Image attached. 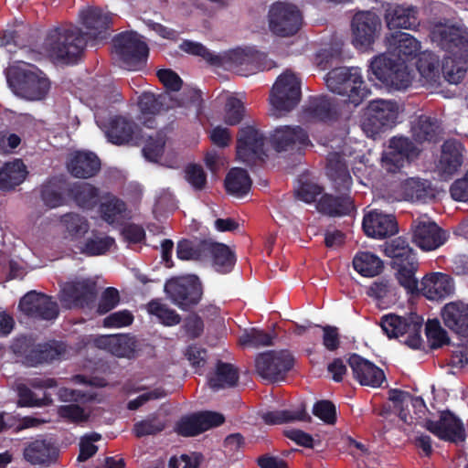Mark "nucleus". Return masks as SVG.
<instances>
[{
  "label": "nucleus",
  "instance_id": "1",
  "mask_svg": "<svg viewBox=\"0 0 468 468\" xmlns=\"http://www.w3.org/2000/svg\"><path fill=\"white\" fill-rule=\"evenodd\" d=\"M431 39L448 55L442 61L444 79L460 83L466 73L468 61V28L463 24L436 23L431 28Z\"/></svg>",
  "mask_w": 468,
  "mask_h": 468
},
{
  "label": "nucleus",
  "instance_id": "2",
  "mask_svg": "<svg viewBox=\"0 0 468 468\" xmlns=\"http://www.w3.org/2000/svg\"><path fill=\"white\" fill-rule=\"evenodd\" d=\"M179 47L181 50L199 56L212 65L227 67L242 76H249L274 67L273 61L269 60L265 53L250 47L236 48L219 55L214 54L201 43L195 41L185 40Z\"/></svg>",
  "mask_w": 468,
  "mask_h": 468
},
{
  "label": "nucleus",
  "instance_id": "3",
  "mask_svg": "<svg viewBox=\"0 0 468 468\" xmlns=\"http://www.w3.org/2000/svg\"><path fill=\"white\" fill-rule=\"evenodd\" d=\"M87 39L80 30L73 26L51 29L44 41L43 48L52 59L70 63L84 48Z\"/></svg>",
  "mask_w": 468,
  "mask_h": 468
},
{
  "label": "nucleus",
  "instance_id": "4",
  "mask_svg": "<svg viewBox=\"0 0 468 468\" xmlns=\"http://www.w3.org/2000/svg\"><path fill=\"white\" fill-rule=\"evenodd\" d=\"M327 88L346 98L354 106L359 105L368 95L362 71L357 67H340L332 69L325 77Z\"/></svg>",
  "mask_w": 468,
  "mask_h": 468
},
{
  "label": "nucleus",
  "instance_id": "5",
  "mask_svg": "<svg viewBox=\"0 0 468 468\" xmlns=\"http://www.w3.org/2000/svg\"><path fill=\"white\" fill-rule=\"evenodd\" d=\"M112 114L106 101L95 105L94 117L98 126L105 133L108 140L115 144H122L133 142L138 144L144 135L141 130L126 118L122 116L110 117Z\"/></svg>",
  "mask_w": 468,
  "mask_h": 468
},
{
  "label": "nucleus",
  "instance_id": "6",
  "mask_svg": "<svg viewBox=\"0 0 468 468\" xmlns=\"http://www.w3.org/2000/svg\"><path fill=\"white\" fill-rule=\"evenodd\" d=\"M369 80H378L388 89L402 90L410 86L413 77L404 61H396L387 54H382L372 59Z\"/></svg>",
  "mask_w": 468,
  "mask_h": 468
},
{
  "label": "nucleus",
  "instance_id": "7",
  "mask_svg": "<svg viewBox=\"0 0 468 468\" xmlns=\"http://www.w3.org/2000/svg\"><path fill=\"white\" fill-rule=\"evenodd\" d=\"M301 80L298 76L286 70L272 86L270 95V114L280 118L291 112L300 101Z\"/></svg>",
  "mask_w": 468,
  "mask_h": 468
},
{
  "label": "nucleus",
  "instance_id": "8",
  "mask_svg": "<svg viewBox=\"0 0 468 468\" xmlns=\"http://www.w3.org/2000/svg\"><path fill=\"white\" fill-rule=\"evenodd\" d=\"M113 53L122 68L138 70L146 61L148 48L137 33L124 32L114 37Z\"/></svg>",
  "mask_w": 468,
  "mask_h": 468
},
{
  "label": "nucleus",
  "instance_id": "9",
  "mask_svg": "<svg viewBox=\"0 0 468 468\" xmlns=\"http://www.w3.org/2000/svg\"><path fill=\"white\" fill-rule=\"evenodd\" d=\"M398 115L399 107L396 102L386 100L372 101L361 121V129L367 137L376 138L396 122Z\"/></svg>",
  "mask_w": 468,
  "mask_h": 468
},
{
  "label": "nucleus",
  "instance_id": "10",
  "mask_svg": "<svg viewBox=\"0 0 468 468\" xmlns=\"http://www.w3.org/2000/svg\"><path fill=\"white\" fill-rule=\"evenodd\" d=\"M303 17L298 7L287 2H276L268 12L270 31L278 37H291L301 28Z\"/></svg>",
  "mask_w": 468,
  "mask_h": 468
},
{
  "label": "nucleus",
  "instance_id": "11",
  "mask_svg": "<svg viewBox=\"0 0 468 468\" xmlns=\"http://www.w3.org/2000/svg\"><path fill=\"white\" fill-rule=\"evenodd\" d=\"M380 326L389 338L407 335L404 343L411 348H419L421 345L422 320L417 315L402 317L393 314H386L381 318Z\"/></svg>",
  "mask_w": 468,
  "mask_h": 468
},
{
  "label": "nucleus",
  "instance_id": "12",
  "mask_svg": "<svg viewBox=\"0 0 468 468\" xmlns=\"http://www.w3.org/2000/svg\"><path fill=\"white\" fill-rule=\"evenodd\" d=\"M165 290L173 303L183 310L197 304L202 295L201 283L195 275L171 279L166 282Z\"/></svg>",
  "mask_w": 468,
  "mask_h": 468
},
{
  "label": "nucleus",
  "instance_id": "13",
  "mask_svg": "<svg viewBox=\"0 0 468 468\" xmlns=\"http://www.w3.org/2000/svg\"><path fill=\"white\" fill-rule=\"evenodd\" d=\"M420 149L406 137H393L388 149L383 153L382 166L388 172L395 173L406 164L415 159Z\"/></svg>",
  "mask_w": 468,
  "mask_h": 468
},
{
  "label": "nucleus",
  "instance_id": "14",
  "mask_svg": "<svg viewBox=\"0 0 468 468\" xmlns=\"http://www.w3.org/2000/svg\"><path fill=\"white\" fill-rule=\"evenodd\" d=\"M293 365V357L290 352L269 351L256 358V369L265 379L278 381L283 378Z\"/></svg>",
  "mask_w": 468,
  "mask_h": 468
},
{
  "label": "nucleus",
  "instance_id": "15",
  "mask_svg": "<svg viewBox=\"0 0 468 468\" xmlns=\"http://www.w3.org/2000/svg\"><path fill=\"white\" fill-rule=\"evenodd\" d=\"M352 43L361 51L367 50L377 38L380 21L378 16L371 12H359L352 20Z\"/></svg>",
  "mask_w": 468,
  "mask_h": 468
},
{
  "label": "nucleus",
  "instance_id": "16",
  "mask_svg": "<svg viewBox=\"0 0 468 468\" xmlns=\"http://www.w3.org/2000/svg\"><path fill=\"white\" fill-rule=\"evenodd\" d=\"M17 74L19 80V87L25 97L29 100H40L48 92L49 89V81L38 69L34 66L23 64L16 71L10 69L7 79L11 83V75Z\"/></svg>",
  "mask_w": 468,
  "mask_h": 468
},
{
  "label": "nucleus",
  "instance_id": "17",
  "mask_svg": "<svg viewBox=\"0 0 468 468\" xmlns=\"http://www.w3.org/2000/svg\"><path fill=\"white\" fill-rule=\"evenodd\" d=\"M265 142L262 133L255 127L241 128L237 144L238 158L248 165L261 160L265 155Z\"/></svg>",
  "mask_w": 468,
  "mask_h": 468
},
{
  "label": "nucleus",
  "instance_id": "18",
  "mask_svg": "<svg viewBox=\"0 0 468 468\" xmlns=\"http://www.w3.org/2000/svg\"><path fill=\"white\" fill-rule=\"evenodd\" d=\"M413 242L423 250H433L441 246L447 235L427 216H420L412 223Z\"/></svg>",
  "mask_w": 468,
  "mask_h": 468
},
{
  "label": "nucleus",
  "instance_id": "19",
  "mask_svg": "<svg viewBox=\"0 0 468 468\" xmlns=\"http://www.w3.org/2000/svg\"><path fill=\"white\" fill-rule=\"evenodd\" d=\"M95 345L117 357L128 359L136 357L141 351V343L128 334L101 335L95 339Z\"/></svg>",
  "mask_w": 468,
  "mask_h": 468
},
{
  "label": "nucleus",
  "instance_id": "20",
  "mask_svg": "<svg viewBox=\"0 0 468 468\" xmlns=\"http://www.w3.org/2000/svg\"><path fill=\"white\" fill-rule=\"evenodd\" d=\"M19 308L27 316L44 320L55 319L58 314L57 303L50 297L36 292L27 293L20 300Z\"/></svg>",
  "mask_w": 468,
  "mask_h": 468
},
{
  "label": "nucleus",
  "instance_id": "21",
  "mask_svg": "<svg viewBox=\"0 0 468 468\" xmlns=\"http://www.w3.org/2000/svg\"><path fill=\"white\" fill-rule=\"evenodd\" d=\"M95 293V283L90 279L65 283L60 291V302L66 308L82 306Z\"/></svg>",
  "mask_w": 468,
  "mask_h": 468
},
{
  "label": "nucleus",
  "instance_id": "22",
  "mask_svg": "<svg viewBox=\"0 0 468 468\" xmlns=\"http://www.w3.org/2000/svg\"><path fill=\"white\" fill-rule=\"evenodd\" d=\"M188 102L175 100L169 92L155 97L153 93L144 92L138 100V106L144 116L154 115L162 109H169L176 106H187ZM144 126L153 128L154 120L144 117Z\"/></svg>",
  "mask_w": 468,
  "mask_h": 468
},
{
  "label": "nucleus",
  "instance_id": "23",
  "mask_svg": "<svg viewBox=\"0 0 468 468\" xmlns=\"http://www.w3.org/2000/svg\"><path fill=\"white\" fill-rule=\"evenodd\" d=\"M81 22L87 29L84 37L88 40L102 39L106 37V30L112 20V15L99 7L89 6L80 11Z\"/></svg>",
  "mask_w": 468,
  "mask_h": 468
},
{
  "label": "nucleus",
  "instance_id": "24",
  "mask_svg": "<svg viewBox=\"0 0 468 468\" xmlns=\"http://www.w3.org/2000/svg\"><path fill=\"white\" fill-rule=\"evenodd\" d=\"M271 142L277 151H288L308 145V135L300 126L284 125L277 127Z\"/></svg>",
  "mask_w": 468,
  "mask_h": 468
},
{
  "label": "nucleus",
  "instance_id": "25",
  "mask_svg": "<svg viewBox=\"0 0 468 468\" xmlns=\"http://www.w3.org/2000/svg\"><path fill=\"white\" fill-rule=\"evenodd\" d=\"M354 378L363 386L379 387L385 380L384 372L370 361L353 354L348 359Z\"/></svg>",
  "mask_w": 468,
  "mask_h": 468
},
{
  "label": "nucleus",
  "instance_id": "26",
  "mask_svg": "<svg viewBox=\"0 0 468 468\" xmlns=\"http://www.w3.org/2000/svg\"><path fill=\"white\" fill-rule=\"evenodd\" d=\"M363 229L368 237L376 239H383L398 232L394 217L378 210H372L365 215Z\"/></svg>",
  "mask_w": 468,
  "mask_h": 468
},
{
  "label": "nucleus",
  "instance_id": "27",
  "mask_svg": "<svg viewBox=\"0 0 468 468\" xmlns=\"http://www.w3.org/2000/svg\"><path fill=\"white\" fill-rule=\"evenodd\" d=\"M350 154L345 148H339L337 151L330 153L327 157V176L339 192L348 190L352 183L346 165L343 160L344 155Z\"/></svg>",
  "mask_w": 468,
  "mask_h": 468
},
{
  "label": "nucleus",
  "instance_id": "28",
  "mask_svg": "<svg viewBox=\"0 0 468 468\" xmlns=\"http://www.w3.org/2000/svg\"><path fill=\"white\" fill-rule=\"evenodd\" d=\"M420 291L430 300H441L452 295L454 292L452 279L441 272H431L423 277Z\"/></svg>",
  "mask_w": 468,
  "mask_h": 468
},
{
  "label": "nucleus",
  "instance_id": "29",
  "mask_svg": "<svg viewBox=\"0 0 468 468\" xmlns=\"http://www.w3.org/2000/svg\"><path fill=\"white\" fill-rule=\"evenodd\" d=\"M425 427L435 436L444 441L456 442L464 438L461 421L449 412L442 413L437 421H427Z\"/></svg>",
  "mask_w": 468,
  "mask_h": 468
},
{
  "label": "nucleus",
  "instance_id": "30",
  "mask_svg": "<svg viewBox=\"0 0 468 468\" xmlns=\"http://www.w3.org/2000/svg\"><path fill=\"white\" fill-rule=\"evenodd\" d=\"M67 166L69 172L75 177L89 178L98 173L101 162L91 152L76 151L70 154Z\"/></svg>",
  "mask_w": 468,
  "mask_h": 468
},
{
  "label": "nucleus",
  "instance_id": "31",
  "mask_svg": "<svg viewBox=\"0 0 468 468\" xmlns=\"http://www.w3.org/2000/svg\"><path fill=\"white\" fill-rule=\"evenodd\" d=\"M463 150L462 144L456 140H448L443 144L437 164V169L443 178H449L462 166Z\"/></svg>",
  "mask_w": 468,
  "mask_h": 468
},
{
  "label": "nucleus",
  "instance_id": "32",
  "mask_svg": "<svg viewBox=\"0 0 468 468\" xmlns=\"http://www.w3.org/2000/svg\"><path fill=\"white\" fill-rule=\"evenodd\" d=\"M388 57H398L406 61L415 57L420 49V43L408 33L397 31L388 37Z\"/></svg>",
  "mask_w": 468,
  "mask_h": 468
},
{
  "label": "nucleus",
  "instance_id": "33",
  "mask_svg": "<svg viewBox=\"0 0 468 468\" xmlns=\"http://www.w3.org/2000/svg\"><path fill=\"white\" fill-rule=\"evenodd\" d=\"M58 449L51 439L38 438L24 450V458L33 465L46 464L56 460Z\"/></svg>",
  "mask_w": 468,
  "mask_h": 468
},
{
  "label": "nucleus",
  "instance_id": "34",
  "mask_svg": "<svg viewBox=\"0 0 468 468\" xmlns=\"http://www.w3.org/2000/svg\"><path fill=\"white\" fill-rule=\"evenodd\" d=\"M445 325L456 334L468 335V304L463 302L447 303L441 312Z\"/></svg>",
  "mask_w": 468,
  "mask_h": 468
},
{
  "label": "nucleus",
  "instance_id": "35",
  "mask_svg": "<svg viewBox=\"0 0 468 468\" xmlns=\"http://www.w3.org/2000/svg\"><path fill=\"white\" fill-rule=\"evenodd\" d=\"M417 69L420 73V81L427 88H437L441 81L439 58L430 52L424 51L419 55Z\"/></svg>",
  "mask_w": 468,
  "mask_h": 468
},
{
  "label": "nucleus",
  "instance_id": "36",
  "mask_svg": "<svg viewBox=\"0 0 468 468\" xmlns=\"http://www.w3.org/2000/svg\"><path fill=\"white\" fill-rule=\"evenodd\" d=\"M385 18L389 29H413L419 25L417 9L411 5H389Z\"/></svg>",
  "mask_w": 468,
  "mask_h": 468
},
{
  "label": "nucleus",
  "instance_id": "37",
  "mask_svg": "<svg viewBox=\"0 0 468 468\" xmlns=\"http://www.w3.org/2000/svg\"><path fill=\"white\" fill-rule=\"evenodd\" d=\"M27 174V167L19 159L5 164L0 169V189L11 190L20 185Z\"/></svg>",
  "mask_w": 468,
  "mask_h": 468
},
{
  "label": "nucleus",
  "instance_id": "38",
  "mask_svg": "<svg viewBox=\"0 0 468 468\" xmlns=\"http://www.w3.org/2000/svg\"><path fill=\"white\" fill-rule=\"evenodd\" d=\"M335 107L327 96L311 97L303 109V117L307 121H325L335 113Z\"/></svg>",
  "mask_w": 468,
  "mask_h": 468
},
{
  "label": "nucleus",
  "instance_id": "39",
  "mask_svg": "<svg viewBox=\"0 0 468 468\" xmlns=\"http://www.w3.org/2000/svg\"><path fill=\"white\" fill-rule=\"evenodd\" d=\"M429 196V186L427 181L418 178H409L399 186L395 199L398 201H423Z\"/></svg>",
  "mask_w": 468,
  "mask_h": 468
},
{
  "label": "nucleus",
  "instance_id": "40",
  "mask_svg": "<svg viewBox=\"0 0 468 468\" xmlns=\"http://www.w3.org/2000/svg\"><path fill=\"white\" fill-rule=\"evenodd\" d=\"M213 259L214 265L220 272H228L232 268L235 260L229 248L222 243L208 240L207 258Z\"/></svg>",
  "mask_w": 468,
  "mask_h": 468
},
{
  "label": "nucleus",
  "instance_id": "41",
  "mask_svg": "<svg viewBox=\"0 0 468 468\" xmlns=\"http://www.w3.org/2000/svg\"><path fill=\"white\" fill-rule=\"evenodd\" d=\"M238 379V371L232 365L218 363L215 373L208 379V384L213 390L218 391L234 387Z\"/></svg>",
  "mask_w": 468,
  "mask_h": 468
},
{
  "label": "nucleus",
  "instance_id": "42",
  "mask_svg": "<svg viewBox=\"0 0 468 468\" xmlns=\"http://www.w3.org/2000/svg\"><path fill=\"white\" fill-rule=\"evenodd\" d=\"M384 253L393 260L394 266L417 261L413 250L410 247L409 243L401 238H397L386 243L384 246Z\"/></svg>",
  "mask_w": 468,
  "mask_h": 468
},
{
  "label": "nucleus",
  "instance_id": "43",
  "mask_svg": "<svg viewBox=\"0 0 468 468\" xmlns=\"http://www.w3.org/2000/svg\"><path fill=\"white\" fill-rule=\"evenodd\" d=\"M317 208L331 216H340L348 214L353 209V206L350 197L346 194L341 197L324 195L319 200Z\"/></svg>",
  "mask_w": 468,
  "mask_h": 468
},
{
  "label": "nucleus",
  "instance_id": "44",
  "mask_svg": "<svg viewBox=\"0 0 468 468\" xmlns=\"http://www.w3.org/2000/svg\"><path fill=\"white\" fill-rule=\"evenodd\" d=\"M412 136L418 143L433 142L440 134L438 122L428 116H420L412 126Z\"/></svg>",
  "mask_w": 468,
  "mask_h": 468
},
{
  "label": "nucleus",
  "instance_id": "45",
  "mask_svg": "<svg viewBox=\"0 0 468 468\" xmlns=\"http://www.w3.org/2000/svg\"><path fill=\"white\" fill-rule=\"evenodd\" d=\"M353 266L361 275L374 277L382 271L383 262L377 255L368 251H361L354 257Z\"/></svg>",
  "mask_w": 468,
  "mask_h": 468
},
{
  "label": "nucleus",
  "instance_id": "46",
  "mask_svg": "<svg viewBox=\"0 0 468 468\" xmlns=\"http://www.w3.org/2000/svg\"><path fill=\"white\" fill-rule=\"evenodd\" d=\"M225 186L229 194L237 197H241L250 189L251 180L246 170L233 168L226 177Z\"/></svg>",
  "mask_w": 468,
  "mask_h": 468
},
{
  "label": "nucleus",
  "instance_id": "47",
  "mask_svg": "<svg viewBox=\"0 0 468 468\" xmlns=\"http://www.w3.org/2000/svg\"><path fill=\"white\" fill-rule=\"evenodd\" d=\"M102 218L110 224L120 223L128 217L125 204L116 197L107 195L101 205Z\"/></svg>",
  "mask_w": 468,
  "mask_h": 468
},
{
  "label": "nucleus",
  "instance_id": "48",
  "mask_svg": "<svg viewBox=\"0 0 468 468\" xmlns=\"http://www.w3.org/2000/svg\"><path fill=\"white\" fill-rule=\"evenodd\" d=\"M208 240L190 241L183 239L176 248L177 258L183 261H197L207 258Z\"/></svg>",
  "mask_w": 468,
  "mask_h": 468
},
{
  "label": "nucleus",
  "instance_id": "49",
  "mask_svg": "<svg viewBox=\"0 0 468 468\" xmlns=\"http://www.w3.org/2000/svg\"><path fill=\"white\" fill-rule=\"evenodd\" d=\"M61 350L62 348L58 345L38 344L27 352L26 357L30 365L35 366L58 358Z\"/></svg>",
  "mask_w": 468,
  "mask_h": 468
},
{
  "label": "nucleus",
  "instance_id": "50",
  "mask_svg": "<svg viewBox=\"0 0 468 468\" xmlns=\"http://www.w3.org/2000/svg\"><path fill=\"white\" fill-rule=\"evenodd\" d=\"M66 185L61 180H52L43 186L41 197L44 204L54 208L65 203Z\"/></svg>",
  "mask_w": 468,
  "mask_h": 468
},
{
  "label": "nucleus",
  "instance_id": "51",
  "mask_svg": "<svg viewBox=\"0 0 468 468\" xmlns=\"http://www.w3.org/2000/svg\"><path fill=\"white\" fill-rule=\"evenodd\" d=\"M70 192L76 203L81 207L91 208L98 203V189L88 183L74 185Z\"/></svg>",
  "mask_w": 468,
  "mask_h": 468
},
{
  "label": "nucleus",
  "instance_id": "52",
  "mask_svg": "<svg viewBox=\"0 0 468 468\" xmlns=\"http://www.w3.org/2000/svg\"><path fill=\"white\" fill-rule=\"evenodd\" d=\"M114 244V239L103 234H93L80 247V251L90 256L101 255L108 251Z\"/></svg>",
  "mask_w": 468,
  "mask_h": 468
},
{
  "label": "nucleus",
  "instance_id": "53",
  "mask_svg": "<svg viewBox=\"0 0 468 468\" xmlns=\"http://www.w3.org/2000/svg\"><path fill=\"white\" fill-rule=\"evenodd\" d=\"M305 417L306 412L303 408L269 411L262 415L263 420L268 424H282L295 420H303Z\"/></svg>",
  "mask_w": 468,
  "mask_h": 468
},
{
  "label": "nucleus",
  "instance_id": "54",
  "mask_svg": "<svg viewBox=\"0 0 468 468\" xmlns=\"http://www.w3.org/2000/svg\"><path fill=\"white\" fill-rule=\"evenodd\" d=\"M418 261H410L394 266L397 269V278L401 286L408 292H413L418 288L415 272L418 269Z\"/></svg>",
  "mask_w": 468,
  "mask_h": 468
},
{
  "label": "nucleus",
  "instance_id": "55",
  "mask_svg": "<svg viewBox=\"0 0 468 468\" xmlns=\"http://www.w3.org/2000/svg\"><path fill=\"white\" fill-rule=\"evenodd\" d=\"M148 312L167 326L176 325L180 322V316L174 310L157 301H153L148 304Z\"/></svg>",
  "mask_w": 468,
  "mask_h": 468
},
{
  "label": "nucleus",
  "instance_id": "56",
  "mask_svg": "<svg viewBox=\"0 0 468 468\" xmlns=\"http://www.w3.org/2000/svg\"><path fill=\"white\" fill-rule=\"evenodd\" d=\"M272 336L268 333L251 328L245 330L239 336V342L243 346H265L271 344Z\"/></svg>",
  "mask_w": 468,
  "mask_h": 468
},
{
  "label": "nucleus",
  "instance_id": "57",
  "mask_svg": "<svg viewBox=\"0 0 468 468\" xmlns=\"http://www.w3.org/2000/svg\"><path fill=\"white\" fill-rule=\"evenodd\" d=\"M61 223L72 238H79L89 229L87 220L75 213H69L61 218Z\"/></svg>",
  "mask_w": 468,
  "mask_h": 468
},
{
  "label": "nucleus",
  "instance_id": "58",
  "mask_svg": "<svg viewBox=\"0 0 468 468\" xmlns=\"http://www.w3.org/2000/svg\"><path fill=\"white\" fill-rule=\"evenodd\" d=\"M388 399L393 403L394 409L398 411L399 418L404 422H411L412 417L408 416L407 413L410 401V394L399 389H391L388 392Z\"/></svg>",
  "mask_w": 468,
  "mask_h": 468
},
{
  "label": "nucleus",
  "instance_id": "59",
  "mask_svg": "<svg viewBox=\"0 0 468 468\" xmlns=\"http://www.w3.org/2000/svg\"><path fill=\"white\" fill-rule=\"evenodd\" d=\"M165 144V136L162 132L156 133L155 138L149 135V140L146 142L143 153L144 157L151 162H158Z\"/></svg>",
  "mask_w": 468,
  "mask_h": 468
},
{
  "label": "nucleus",
  "instance_id": "60",
  "mask_svg": "<svg viewBox=\"0 0 468 468\" xmlns=\"http://www.w3.org/2000/svg\"><path fill=\"white\" fill-rule=\"evenodd\" d=\"M426 335L432 348H438L448 343L447 333L439 321L429 320L426 324Z\"/></svg>",
  "mask_w": 468,
  "mask_h": 468
},
{
  "label": "nucleus",
  "instance_id": "61",
  "mask_svg": "<svg viewBox=\"0 0 468 468\" xmlns=\"http://www.w3.org/2000/svg\"><path fill=\"white\" fill-rule=\"evenodd\" d=\"M243 104L240 100L229 97L225 106L224 121L229 125L239 123L243 116Z\"/></svg>",
  "mask_w": 468,
  "mask_h": 468
},
{
  "label": "nucleus",
  "instance_id": "62",
  "mask_svg": "<svg viewBox=\"0 0 468 468\" xmlns=\"http://www.w3.org/2000/svg\"><path fill=\"white\" fill-rule=\"evenodd\" d=\"M58 416L74 423H81L89 419L90 412L76 404L64 405L58 408Z\"/></svg>",
  "mask_w": 468,
  "mask_h": 468
},
{
  "label": "nucleus",
  "instance_id": "63",
  "mask_svg": "<svg viewBox=\"0 0 468 468\" xmlns=\"http://www.w3.org/2000/svg\"><path fill=\"white\" fill-rule=\"evenodd\" d=\"M313 413L327 424H334L335 421V407L328 400L316 402Z\"/></svg>",
  "mask_w": 468,
  "mask_h": 468
},
{
  "label": "nucleus",
  "instance_id": "64",
  "mask_svg": "<svg viewBox=\"0 0 468 468\" xmlns=\"http://www.w3.org/2000/svg\"><path fill=\"white\" fill-rule=\"evenodd\" d=\"M185 178L196 190H201L206 185V175L201 166L189 165L185 170Z\"/></svg>",
  "mask_w": 468,
  "mask_h": 468
}]
</instances>
